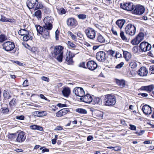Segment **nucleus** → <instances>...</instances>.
<instances>
[{"label": "nucleus", "mask_w": 154, "mask_h": 154, "mask_svg": "<svg viewBox=\"0 0 154 154\" xmlns=\"http://www.w3.org/2000/svg\"><path fill=\"white\" fill-rule=\"evenodd\" d=\"M129 128L132 130H136V127L133 125H130Z\"/></svg>", "instance_id": "nucleus-63"}, {"label": "nucleus", "mask_w": 154, "mask_h": 154, "mask_svg": "<svg viewBox=\"0 0 154 154\" xmlns=\"http://www.w3.org/2000/svg\"><path fill=\"white\" fill-rule=\"evenodd\" d=\"M79 66L84 69H87L86 63L84 62H81L79 64Z\"/></svg>", "instance_id": "nucleus-47"}, {"label": "nucleus", "mask_w": 154, "mask_h": 154, "mask_svg": "<svg viewBox=\"0 0 154 154\" xmlns=\"http://www.w3.org/2000/svg\"><path fill=\"white\" fill-rule=\"evenodd\" d=\"M57 106L60 108H62L63 107H66L67 106V105L66 104L58 103L57 104Z\"/></svg>", "instance_id": "nucleus-54"}, {"label": "nucleus", "mask_w": 154, "mask_h": 154, "mask_svg": "<svg viewBox=\"0 0 154 154\" xmlns=\"http://www.w3.org/2000/svg\"><path fill=\"white\" fill-rule=\"evenodd\" d=\"M7 40V38L5 35L3 34L0 35V43L4 42Z\"/></svg>", "instance_id": "nucleus-36"}, {"label": "nucleus", "mask_w": 154, "mask_h": 154, "mask_svg": "<svg viewBox=\"0 0 154 154\" xmlns=\"http://www.w3.org/2000/svg\"><path fill=\"white\" fill-rule=\"evenodd\" d=\"M125 23V21L123 20H119L116 22V24L119 28L121 29Z\"/></svg>", "instance_id": "nucleus-30"}, {"label": "nucleus", "mask_w": 154, "mask_h": 154, "mask_svg": "<svg viewBox=\"0 0 154 154\" xmlns=\"http://www.w3.org/2000/svg\"><path fill=\"white\" fill-rule=\"evenodd\" d=\"M73 92L75 93L76 96L81 97L85 95V91L82 88L76 87L74 88Z\"/></svg>", "instance_id": "nucleus-16"}, {"label": "nucleus", "mask_w": 154, "mask_h": 154, "mask_svg": "<svg viewBox=\"0 0 154 154\" xmlns=\"http://www.w3.org/2000/svg\"><path fill=\"white\" fill-rule=\"evenodd\" d=\"M68 33L71 36L72 39L74 40L75 41H77V37L76 35H74L72 32L69 31L68 32Z\"/></svg>", "instance_id": "nucleus-44"}, {"label": "nucleus", "mask_w": 154, "mask_h": 154, "mask_svg": "<svg viewBox=\"0 0 154 154\" xmlns=\"http://www.w3.org/2000/svg\"><path fill=\"white\" fill-rule=\"evenodd\" d=\"M10 92L8 90H4L3 93V97L4 100H8L11 97L10 94Z\"/></svg>", "instance_id": "nucleus-25"}, {"label": "nucleus", "mask_w": 154, "mask_h": 154, "mask_svg": "<svg viewBox=\"0 0 154 154\" xmlns=\"http://www.w3.org/2000/svg\"><path fill=\"white\" fill-rule=\"evenodd\" d=\"M3 49L8 52H10L14 50L15 45L14 42L7 41L4 42L2 44Z\"/></svg>", "instance_id": "nucleus-5"}, {"label": "nucleus", "mask_w": 154, "mask_h": 154, "mask_svg": "<svg viewBox=\"0 0 154 154\" xmlns=\"http://www.w3.org/2000/svg\"><path fill=\"white\" fill-rule=\"evenodd\" d=\"M122 57L121 54L118 51H116V54L114 56V57L116 59L120 58Z\"/></svg>", "instance_id": "nucleus-53"}, {"label": "nucleus", "mask_w": 154, "mask_h": 154, "mask_svg": "<svg viewBox=\"0 0 154 154\" xmlns=\"http://www.w3.org/2000/svg\"><path fill=\"white\" fill-rule=\"evenodd\" d=\"M109 148L112 149L116 151H118L120 150L121 149V147L119 146H116L114 147H110Z\"/></svg>", "instance_id": "nucleus-46"}, {"label": "nucleus", "mask_w": 154, "mask_h": 154, "mask_svg": "<svg viewBox=\"0 0 154 154\" xmlns=\"http://www.w3.org/2000/svg\"><path fill=\"white\" fill-rule=\"evenodd\" d=\"M23 87H26L29 85L28 80L27 79L25 80L23 82Z\"/></svg>", "instance_id": "nucleus-55"}, {"label": "nucleus", "mask_w": 154, "mask_h": 154, "mask_svg": "<svg viewBox=\"0 0 154 154\" xmlns=\"http://www.w3.org/2000/svg\"><path fill=\"white\" fill-rule=\"evenodd\" d=\"M51 11L50 9L49 8L47 7L45 8L44 9V12L45 13L49 14L51 12Z\"/></svg>", "instance_id": "nucleus-58"}, {"label": "nucleus", "mask_w": 154, "mask_h": 154, "mask_svg": "<svg viewBox=\"0 0 154 154\" xmlns=\"http://www.w3.org/2000/svg\"><path fill=\"white\" fill-rule=\"evenodd\" d=\"M124 64L123 62H121L119 64H118L116 66V68L117 69H120L121 68Z\"/></svg>", "instance_id": "nucleus-56"}, {"label": "nucleus", "mask_w": 154, "mask_h": 154, "mask_svg": "<svg viewBox=\"0 0 154 154\" xmlns=\"http://www.w3.org/2000/svg\"><path fill=\"white\" fill-rule=\"evenodd\" d=\"M17 103L16 99L15 98H13L9 102V105L11 107H12L15 106Z\"/></svg>", "instance_id": "nucleus-39"}, {"label": "nucleus", "mask_w": 154, "mask_h": 154, "mask_svg": "<svg viewBox=\"0 0 154 154\" xmlns=\"http://www.w3.org/2000/svg\"><path fill=\"white\" fill-rule=\"evenodd\" d=\"M115 81L116 84L121 87L123 88L125 87V83L124 80H119L116 79Z\"/></svg>", "instance_id": "nucleus-28"}, {"label": "nucleus", "mask_w": 154, "mask_h": 154, "mask_svg": "<svg viewBox=\"0 0 154 154\" xmlns=\"http://www.w3.org/2000/svg\"><path fill=\"white\" fill-rule=\"evenodd\" d=\"M39 9H37L34 14L35 16L38 19H41L42 18V12Z\"/></svg>", "instance_id": "nucleus-35"}, {"label": "nucleus", "mask_w": 154, "mask_h": 154, "mask_svg": "<svg viewBox=\"0 0 154 154\" xmlns=\"http://www.w3.org/2000/svg\"><path fill=\"white\" fill-rule=\"evenodd\" d=\"M1 109L2 112L4 114H7L9 111V109L8 107H2Z\"/></svg>", "instance_id": "nucleus-42"}, {"label": "nucleus", "mask_w": 154, "mask_h": 154, "mask_svg": "<svg viewBox=\"0 0 154 154\" xmlns=\"http://www.w3.org/2000/svg\"><path fill=\"white\" fill-rule=\"evenodd\" d=\"M139 47L143 51L146 52L150 50L151 46L147 42H143L140 44Z\"/></svg>", "instance_id": "nucleus-15"}, {"label": "nucleus", "mask_w": 154, "mask_h": 154, "mask_svg": "<svg viewBox=\"0 0 154 154\" xmlns=\"http://www.w3.org/2000/svg\"><path fill=\"white\" fill-rule=\"evenodd\" d=\"M55 38L56 40H59V36L60 34V30L57 29L55 32Z\"/></svg>", "instance_id": "nucleus-49"}, {"label": "nucleus", "mask_w": 154, "mask_h": 154, "mask_svg": "<svg viewBox=\"0 0 154 154\" xmlns=\"http://www.w3.org/2000/svg\"><path fill=\"white\" fill-rule=\"evenodd\" d=\"M75 57V55L69 51L68 54H66V57H65V63L68 65H72L74 64V61L73 58Z\"/></svg>", "instance_id": "nucleus-10"}, {"label": "nucleus", "mask_w": 154, "mask_h": 154, "mask_svg": "<svg viewBox=\"0 0 154 154\" xmlns=\"http://www.w3.org/2000/svg\"><path fill=\"white\" fill-rule=\"evenodd\" d=\"M96 57L98 61L104 62L107 59L106 54L104 51H100L96 53Z\"/></svg>", "instance_id": "nucleus-11"}, {"label": "nucleus", "mask_w": 154, "mask_h": 154, "mask_svg": "<svg viewBox=\"0 0 154 154\" xmlns=\"http://www.w3.org/2000/svg\"><path fill=\"white\" fill-rule=\"evenodd\" d=\"M63 130V128L62 126H58L56 127L54 130L55 131H61Z\"/></svg>", "instance_id": "nucleus-57"}, {"label": "nucleus", "mask_w": 154, "mask_h": 154, "mask_svg": "<svg viewBox=\"0 0 154 154\" xmlns=\"http://www.w3.org/2000/svg\"><path fill=\"white\" fill-rule=\"evenodd\" d=\"M145 10V8L143 6L138 5H134V9L132 11V13L134 14L140 15L144 13Z\"/></svg>", "instance_id": "nucleus-7"}, {"label": "nucleus", "mask_w": 154, "mask_h": 154, "mask_svg": "<svg viewBox=\"0 0 154 154\" xmlns=\"http://www.w3.org/2000/svg\"><path fill=\"white\" fill-rule=\"evenodd\" d=\"M107 54L112 57H114V54H115V51L112 49L109 50L107 51Z\"/></svg>", "instance_id": "nucleus-48"}, {"label": "nucleus", "mask_w": 154, "mask_h": 154, "mask_svg": "<svg viewBox=\"0 0 154 154\" xmlns=\"http://www.w3.org/2000/svg\"><path fill=\"white\" fill-rule=\"evenodd\" d=\"M129 66L131 68L134 69L137 67V64L135 61L133 60L130 62Z\"/></svg>", "instance_id": "nucleus-38"}, {"label": "nucleus", "mask_w": 154, "mask_h": 154, "mask_svg": "<svg viewBox=\"0 0 154 154\" xmlns=\"http://www.w3.org/2000/svg\"><path fill=\"white\" fill-rule=\"evenodd\" d=\"M79 19L84 20L87 18V15L84 14H80L77 15Z\"/></svg>", "instance_id": "nucleus-43"}, {"label": "nucleus", "mask_w": 154, "mask_h": 154, "mask_svg": "<svg viewBox=\"0 0 154 154\" xmlns=\"http://www.w3.org/2000/svg\"><path fill=\"white\" fill-rule=\"evenodd\" d=\"M67 45L69 48H74L76 47V45H75L73 42L70 41H68Z\"/></svg>", "instance_id": "nucleus-37"}, {"label": "nucleus", "mask_w": 154, "mask_h": 154, "mask_svg": "<svg viewBox=\"0 0 154 154\" xmlns=\"http://www.w3.org/2000/svg\"><path fill=\"white\" fill-rule=\"evenodd\" d=\"M30 31L28 32L27 33H25V35L23 38V41L27 42L29 40H32V37L30 35Z\"/></svg>", "instance_id": "nucleus-27"}, {"label": "nucleus", "mask_w": 154, "mask_h": 154, "mask_svg": "<svg viewBox=\"0 0 154 154\" xmlns=\"http://www.w3.org/2000/svg\"><path fill=\"white\" fill-rule=\"evenodd\" d=\"M95 39L96 43L104 44L106 42L105 38L100 33L97 34Z\"/></svg>", "instance_id": "nucleus-19"}, {"label": "nucleus", "mask_w": 154, "mask_h": 154, "mask_svg": "<svg viewBox=\"0 0 154 154\" xmlns=\"http://www.w3.org/2000/svg\"><path fill=\"white\" fill-rule=\"evenodd\" d=\"M48 115V113L46 111H39V117H42L46 116Z\"/></svg>", "instance_id": "nucleus-45"}, {"label": "nucleus", "mask_w": 154, "mask_h": 154, "mask_svg": "<svg viewBox=\"0 0 154 154\" xmlns=\"http://www.w3.org/2000/svg\"><path fill=\"white\" fill-rule=\"evenodd\" d=\"M120 36L121 37L122 39L124 41H127V39L126 37L125 36L124 33L122 31H120Z\"/></svg>", "instance_id": "nucleus-40"}, {"label": "nucleus", "mask_w": 154, "mask_h": 154, "mask_svg": "<svg viewBox=\"0 0 154 154\" xmlns=\"http://www.w3.org/2000/svg\"><path fill=\"white\" fill-rule=\"evenodd\" d=\"M96 117L99 118H102L103 116V113L101 111L97 110L94 112Z\"/></svg>", "instance_id": "nucleus-32"}, {"label": "nucleus", "mask_w": 154, "mask_h": 154, "mask_svg": "<svg viewBox=\"0 0 154 154\" xmlns=\"http://www.w3.org/2000/svg\"><path fill=\"white\" fill-rule=\"evenodd\" d=\"M94 104H101L102 102V100L100 97H95L93 100Z\"/></svg>", "instance_id": "nucleus-31"}, {"label": "nucleus", "mask_w": 154, "mask_h": 154, "mask_svg": "<svg viewBox=\"0 0 154 154\" xmlns=\"http://www.w3.org/2000/svg\"><path fill=\"white\" fill-rule=\"evenodd\" d=\"M58 14L60 15L63 14H65L66 12V10H65L64 8H62L60 9L58 11Z\"/></svg>", "instance_id": "nucleus-41"}, {"label": "nucleus", "mask_w": 154, "mask_h": 154, "mask_svg": "<svg viewBox=\"0 0 154 154\" xmlns=\"http://www.w3.org/2000/svg\"><path fill=\"white\" fill-rule=\"evenodd\" d=\"M8 19L6 18L5 17L2 16L1 18L0 19V21L5 22H8Z\"/></svg>", "instance_id": "nucleus-52"}, {"label": "nucleus", "mask_w": 154, "mask_h": 154, "mask_svg": "<svg viewBox=\"0 0 154 154\" xmlns=\"http://www.w3.org/2000/svg\"><path fill=\"white\" fill-rule=\"evenodd\" d=\"M96 32L94 29L90 27H88L85 31L87 37L91 40H94L95 38Z\"/></svg>", "instance_id": "nucleus-6"}, {"label": "nucleus", "mask_w": 154, "mask_h": 154, "mask_svg": "<svg viewBox=\"0 0 154 154\" xmlns=\"http://www.w3.org/2000/svg\"><path fill=\"white\" fill-rule=\"evenodd\" d=\"M75 111L79 113L82 114H86L87 111L85 109L82 108H77L75 109Z\"/></svg>", "instance_id": "nucleus-34"}, {"label": "nucleus", "mask_w": 154, "mask_h": 154, "mask_svg": "<svg viewBox=\"0 0 154 154\" xmlns=\"http://www.w3.org/2000/svg\"><path fill=\"white\" fill-rule=\"evenodd\" d=\"M123 53L124 57L126 61H128L131 59V55L130 53L128 51H123Z\"/></svg>", "instance_id": "nucleus-29"}, {"label": "nucleus", "mask_w": 154, "mask_h": 154, "mask_svg": "<svg viewBox=\"0 0 154 154\" xmlns=\"http://www.w3.org/2000/svg\"><path fill=\"white\" fill-rule=\"evenodd\" d=\"M26 4L29 9H33L34 10L42 9L44 7L42 3L38 2V0H28Z\"/></svg>", "instance_id": "nucleus-3"}, {"label": "nucleus", "mask_w": 154, "mask_h": 154, "mask_svg": "<svg viewBox=\"0 0 154 154\" xmlns=\"http://www.w3.org/2000/svg\"><path fill=\"white\" fill-rule=\"evenodd\" d=\"M69 112L70 111L69 109L63 108L57 112L56 113V116L58 117H60Z\"/></svg>", "instance_id": "nucleus-18"}, {"label": "nucleus", "mask_w": 154, "mask_h": 154, "mask_svg": "<svg viewBox=\"0 0 154 154\" xmlns=\"http://www.w3.org/2000/svg\"><path fill=\"white\" fill-rule=\"evenodd\" d=\"M153 85H150L148 86H142L139 89L140 91H146L148 92H150L153 90Z\"/></svg>", "instance_id": "nucleus-23"}, {"label": "nucleus", "mask_w": 154, "mask_h": 154, "mask_svg": "<svg viewBox=\"0 0 154 154\" xmlns=\"http://www.w3.org/2000/svg\"><path fill=\"white\" fill-rule=\"evenodd\" d=\"M62 93L63 96L66 97H68L71 93V90L68 87L63 88L62 91Z\"/></svg>", "instance_id": "nucleus-24"}, {"label": "nucleus", "mask_w": 154, "mask_h": 154, "mask_svg": "<svg viewBox=\"0 0 154 154\" xmlns=\"http://www.w3.org/2000/svg\"><path fill=\"white\" fill-rule=\"evenodd\" d=\"M132 51L134 53H136L138 51V48L137 47H134L132 48Z\"/></svg>", "instance_id": "nucleus-60"}, {"label": "nucleus", "mask_w": 154, "mask_h": 154, "mask_svg": "<svg viewBox=\"0 0 154 154\" xmlns=\"http://www.w3.org/2000/svg\"><path fill=\"white\" fill-rule=\"evenodd\" d=\"M120 6L122 8L128 11H133L134 9V5L131 2L124 3L123 4H121Z\"/></svg>", "instance_id": "nucleus-13"}, {"label": "nucleus", "mask_w": 154, "mask_h": 154, "mask_svg": "<svg viewBox=\"0 0 154 154\" xmlns=\"http://www.w3.org/2000/svg\"><path fill=\"white\" fill-rule=\"evenodd\" d=\"M149 72L151 74H154V65H152L150 66Z\"/></svg>", "instance_id": "nucleus-50"}, {"label": "nucleus", "mask_w": 154, "mask_h": 154, "mask_svg": "<svg viewBox=\"0 0 154 154\" xmlns=\"http://www.w3.org/2000/svg\"><path fill=\"white\" fill-rule=\"evenodd\" d=\"M143 112L146 115H149L152 113V107L146 104L142 108Z\"/></svg>", "instance_id": "nucleus-21"}, {"label": "nucleus", "mask_w": 154, "mask_h": 154, "mask_svg": "<svg viewBox=\"0 0 154 154\" xmlns=\"http://www.w3.org/2000/svg\"><path fill=\"white\" fill-rule=\"evenodd\" d=\"M25 133L21 131L17 134L16 142L18 143H22L24 142L26 139Z\"/></svg>", "instance_id": "nucleus-14"}, {"label": "nucleus", "mask_w": 154, "mask_h": 154, "mask_svg": "<svg viewBox=\"0 0 154 154\" xmlns=\"http://www.w3.org/2000/svg\"><path fill=\"white\" fill-rule=\"evenodd\" d=\"M144 132V131L143 130H141L139 132L137 131L135 132V133L137 134L138 135L140 136L142 135Z\"/></svg>", "instance_id": "nucleus-64"}, {"label": "nucleus", "mask_w": 154, "mask_h": 154, "mask_svg": "<svg viewBox=\"0 0 154 154\" xmlns=\"http://www.w3.org/2000/svg\"><path fill=\"white\" fill-rule=\"evenodd\" d=\"M7 137L9 140L16 142L17 134L16 133L11 134L9 133L8 134Z\"/></svg>", "instance_id": "nucleus-26"}, {"label": "nucleus", "mask_w": 154, "mask_h": 154, "mask_svg": "<svg viewBox=\"0 0 154 154\" xmlns=\"http://www.w3.org/2000/svg\"><path fill=\"white\" fill-rule=\"evenodd\" d=\"M148 73V70L145 66H142L140 68L137 72L138 74L141 76H146Z\"/></svg>", "instance_id": "nucleus-22"}, {"label": "nucleus", "mask_w": 154, "mask_h": 154, "mask_svg": "<svg viewBox=\"0 0 154 154\" xmlns=\"http://www.w3.org/2000/svg\"><path fill=\"white\" fill-rule=\"evenodd\" d=\"M64 47L61 45H57L54 48V50L51 52L52 56L56 58L57 60L59 62H62L63 57V50Z\"/></svg>", "instance_id": "nucleus-2"}, {"label": "nucleus", "mask_w": 154, "mask_h": 154, "mask_svg": "<svg viewBox=\"0 0 154 154\" xmlns=\"http://www.w3.org/2000/svg\"><path fill=\"white\" fill-rule=\"evenodd\" d=\"M41 79L44 81H45L47 82L49 81V79L48 78L44 76H43L41 77Z\"/></svg>", "instance_id": "nucleus-59"}, {"label": "nucleus", "mask_w": 154, "mask_h": 154, "mask_svg": "<svg viewBox=\"0 0 154 154\" xmlns=\"http://www.w3.org/2000/svg\"><path fill=\"white\" fill-rule=\"evenodd\" d=\"M80 100L85 103H90L92 101L93 98L90 94H88L80 97Z\"/></svg>", "instance_id": "nucleus-17"}, {"label": "nucleus", "mask_w": 154, "mask_h": 154, "mask_svg": "<svg viewBox=\"0 0 154 154\" xmlns=\"http://www.w3.org/2000/svg\"><path fill=\"white\" fill-rule=\"evenodd\" d=\"M87 69L91 71L96 69L97 67V63L94 60H91L88 61L86 63Z\"/></svg>", "instance_id": "nucleus-12"}, {"label": "nucleus", "mask_w": 154, "mask_h": 154, "mask_svg": "<svg viewBox=\"0 0 154 154\" xmlns=\"http://www.w3.org/2000/svg\"><path fill=\"white\" fill-rule=\"evenodd\" d=\"M36 130L42 131H43V128L42 127L37 125Z\"/></svg>", "instance_id": "nucleus-61"}, {"label": "nucleus", "mask_w": 154, "mask_h": 154, "mask_svg": "<svg viewBox=\"0 0 154 154\" xmlns=\"http://www.w3.org/2000/svg\"><path fill=\"white\" fill-rule=\"evenodd\" d=\"M29 31L25 29H21L19 31L18 33L19 35L24 36L25 35V33H27Z\"/></svg>", "instance_id": "nucleus-33"}, {"label": "nucleus", "mask_w": 154, "mask_h": 154, "mask_svg": "<svg viewBox=\"0 0 154 154\" xmlns=\"http://www.w3.org/2000/svg\"><path fill=\"white\" fill-rule=\"evenodd\" d=\"M66 23L68 26L73 27H75L78 24L77 21L75 18L73 17L68 18Z\"/></svg>", "instance_id": "nucleus-20"}, {"label": "nucleus", "mask_w": 154, "mask_h": 154, "mask_svg": "<svg viewBox=\"0 0 154 154\" xmlns=\"http://www.w3.org/2000/svg\"><path fill=\"white\" fill-rule=\"evenodd\" d=\"M53 19L51 16H47L43 20L45 25L42 26L39 25H35L37 35H41L45 39L48 38L50 37V30L53 28Z\"/></svg>", "instance_id": "nucleus-1"}, {"label": "nucleus", "mask_w": 154, "mask_h": 154, "mask_svg": "<svg viewBox=\"0 0 154 154\" xmlns=\"http://www.w3.org/2000/svg\"><path fill=\"white\" fill-rule=\"evenodd\" d=\"M137 95L138 96L141 95L143 97H146L148 96V94L146 93H138Z\"/></svg>", "instance_id": "nucleus-62"}, {"label": "nucleus", "mask_w": 154, "mask_h": 154, "mask_svg": "<svg viewBox=\"0 0 154 154\" xmlns=\"http://www.w3.org/2000/svg\"><path fill=\"white\" fill-rule=\"evenodd\" d=\"M136 30L135 27L133 25L130 23L127 24L125 29L126 33L131 35H134Z\"/></svg>", "instance_id": "nucleus-8"}, {"label": "nucleus", "mask_w": 154, "mask_h": 154, "mask_svg": "<svg viewBox=\"0 0 154 154\" xmlns=\"http://www.w3.org/2000/svg\"><path fill=\"white\" fill-rule=\"evenodd\" d=\"M144 35L142 32H140L136 37L131 41V43L136 45L138 44L144 38Z\"/></svg>", "instance_id": "nucleus-9"}, {"label": "nucleus", "mask_w": 154, "mask_h": 154, "mask_svg": "<svg viewBox=\"0 0 154 154\" xmlns=\"http://www.w3.org/2000/svg\"><path fill=\"white\" fill-rule=\"evenodd\" d=\"M15 118L18 120H23L25 119V116L23 115L17 116L15 117Z\"/></svg>", "instance_id": "nucleus-51"}, {"label": "nucleus", "mask_w": 154, "mask_h": 154, "mask_svg": "<svg viewBox=\"0 0 154 154\" xmlns=\"http://www.w3.org/2000/svg\"><path fill=\"white\" fill-rule=\"evenodd\" d=\"M103 103L104 105L109 106H114L116 102V97L112 94H106L104 95Z\"/></svg>", "instance_id": "nucleus-4"}]
</instances>
